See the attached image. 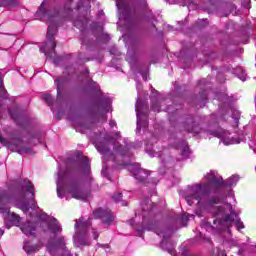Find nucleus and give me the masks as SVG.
<instances>
[{
    "label": "nucleus",
    "instance_id": "obj_1",
    "mask_svg": "<svg viewBox=\"0 0 256 256\" xmlns=\"http://www.w3.org/2000/svg\"><path fill=\"white\" fill-rule=\"evenodd\" d=\"M10 201L9 195L0 189V213H2L5 221H9L12 225L20 227V230L24 235H35L37 227H41L44 233H49L53 235L54 239L47 243V251L52 256H71L69 250H67L65 236L61 235L63 232V227L59 220L52 216H47V214L41 215V221L38 223H32L30 221L21 222V217L15 212L9 210L8 203Z\"/></svg>",
    "mask_w": 256,
    "mask_h": 256
},
{
    "label": "nucleus",
    "instance_id": "obj_2",
    "mask_svg": "<svg viewBox=\"0 0 256 256\" xmlns=\"http://www.w3.org/2000/svg\"><path fill=\"white\" fill-rule=\"evenodd\" d=\"M204 182H198L192 184L182 192V197L185 199L187 205H193L195 201L196 210L195 213L198 217H201L205 211L209 215H214L215 217L221 216V203L227 201L229 197L219 198L211 197V185H216V187H221L223 184V177L215 170H210L203 177Z\"/></svg>",
    "mask_w": 256,
    "mask_h": 256
},
{
    "label": "nucleus",
    "instance_id": "obj_3",
    "mask_svg": "<svg viewBox=\"0 0 256 256\" xmlns=\"http://www.w3.org/2000/svg\"><path fill=\"white\" fill-rule=\"evenodd\" d=\"M227 197V200L220 203L221 208L218 212L220 213V216L210 214L213 224L207 220H203L200 224L201 229H205V231L212 233V235L221 233V231H227V233L230 234L231 231H229V228L232 225H235L236 229H245V225H243V222H241L233 210V203H235V192H233V190H229Z\"/></svg>",
    "mask_w": 256,
    "mask_h": 256
},
{
    "label": "nucleus",
    "instance_id": "obj_4",
    "mask_svg": "<svg viewBox=\"0 0 256 256\" xmlns=\"http://www.w3.org/2000/svg\"><path fill=\"white\" fill-rule=\"evenodd\" d=\"M57 195L59 199L71 195L73 199L79 201H87L89 199V193L83 190V186L79 180H71L67 172L58 171V178L56 181Z\"/></svg>",
    "mask_w": 256,
    "mask_h": 256
},
{
    "label": "nucleus",
    "instance_id": "obj_5",
    "mask_svg": "<svg viewBox=\"0 0 256 256\" xmlns=\"http://www.w3.org/2000/svg\"><path fill=\"white\" fill-rule=\"evenodd\" d=\"M97 151L103 155V161H115L116 157H131V145L125 142V147L114 143L113 140H104L103 142H94ZM115 153V154H114Z\"/></svg>",
    "mask_w": 256,
    "mask_h": 256
},
{
    "label": "nucleus",
    "instance_id": "obj_6",
    "mask_svg": "<svg viewBox=\"0 0 256 256\" xmlns=\"http://www.w3.org/2000/svg\"><path fill=\"white\" fill-rule=\"evenodd\" d=\"M59 14L53 16H48V32H47V43L40 47L41 53H44L47 58L53 57L55 55V48L57 44L55 43V35H57V17Z\"/></svg>",
    "mask_w": 256,
    "mask_h": 256
},
{
    "label": "nucleus",
    "instance_id": "obj_7",
    "mask_svg": "<svg viewBox=\"0 0 256 256\" xmlns=\"http://www.w3.org/2000/svg\"><path fill=\"white\" fill-rule=\"evenodd\" d=\"M136 89L138 91V99L135 104L137 117L136 133H141V129H147V127H149V122L147 120V114L149 113V110L147 106L141 102V89H143V85H141L139 82H136Z\"/></svg>",
    "mask_w": 256,
    "mask_h": 256
},
{
    "label": "nucleus",
    "instance_id": "obj_8",
    "mask_svg": "<svg viewBox=\"0 0 256 256\" xmlns=\"http://www.w3.org/2000/svg\"><path fill=\"white\" fill-rule=\"evenodd\" d=\"M89 227H91V220L83 221V218L76 220L75 234L73 236L75 247H85L91 245L89 241Z\"/></svg>",
    "mask_w": 256,
    "mask_h": 256
},
{
    "label": "nucleus",
    "instance_id": "obj_9",
    "mask_svg": "<svg viewBox=\"0 0 256 256\" xmlns=\"http://www.w3.org/2000/svg\"><path fill=\"white\" fill-rule=\"evenodd\" d=\"M21 185L22 191H27L31 194L30 204H23L21 210L27 214L31 209L32 212H30V215H33V212L39 209V206H37V202L35 201V185H33L29 179H24Z\"/></svg>",
    "mask_w": 256,
    "mask_h": 256
},
{
    "label": "nucleus",
    "instance_id": "obj_10",
    "mask_svg": "<svg viewBox=\"0 0 256 256\" xmlns=\"http://www.w3.org/2000/svg\"><path fill=\"white\" fill-rule=\"evenodd\" d=\"M149 231H155L156 235L162 237L161 247L164 251H167L170 255H175V249L167 248V242L169 241V230L159 227V225L148 227Z\"/></svg>",
    "mask_w": 256,
    "mask_h": 256
},
{
    "label": "nucleus",
    "instance_id": "obj_11",
    "mask_svg": "<svg viewBox=\"0 0 256 256\" xmlns=\"http://www.w3.org/2000/svg\"><path fill=\"white\" fill-rule=\"evenodd\" d=\"M210 135L218 137V139H220V141L224 145H239V143H241V140H239V138L229 137L231 133L224 130L223 128H219L217 131L210 132Z\"/></svg>",
    "mask_w": 256,
    "mask_h": 256
},
{
    "label": "nucleus",
    "instance_id": "obj_12",
    "mask_svg": "<svg viewBox=\"0 0 256 256\" xmlns=\"http://www.w3.org/2000/svg\"><path fill=\"white\" fill-rule=\"evenodd\" d=\"M127 166L128 171L134 175L137 181L143 183L146 179L149 178V172L147 170L142 169L139 164H124Z\"/></svg>",
    "mask_w": 256,
    "mask_h": 256
},
{
    "label": "nucleus",
    "instance_id": "obj_13",
    "mask_svg": "<svg viewBox=\"0 0 256 256\" xmlns=\"http://www.w3.org/2000/svg\"><path fill=\"white\" fill-rule=\"evenodd\" d=\"M95 219H101L104 225H111L115 221V216L109 209L98 208L93 212Z\"/></svg>",
    "mask_w": 256,
    "mask_h": 256
},
{
    "label": "nucleus",
    "instance_id": "obj_14",
    "mask_svg": "<svg viewBox=\"0 0 256 256\" xmlns=\"http://www.w3.org/2000/svg\"><path fill=\"white\" fill-rule=\"evenodd\" d=\"M75 169L80 173L88 174L91 171V162L83 154H79L75 163Z\"/></svg>",
    "mask_w": 256,
    "mask_h": 256
},
{
    "label": "nucleus",
    "instance_id": "obj_15",
    "mask_svg": "<svg viewBox=\"0 0 256 256\" xmlns=\"http://www.w3.org/2000/svg\"><path fill=\"white\" fill-rule=\"evenodd\" d=\"M123 1L125 0H116V7L119 11V22L118 25H123V21L127 22V15H129V10L127 7H125V4H123Z\"/></svg>",
    "mask_w": 256,
    "mask_h": 256
},
{
    "label": "nucleus",
    "instance_id": "obj_16",
    "mask_svg": "<svg viewBox=\"0 0 256 256\" xmlns=\"http://www.w3.org/2000/svg\"><path fill=\"white\" fill-rule=\"evenodd\" d=\"M183 129L187 131V133H193V135L201 133V128L195 123L193 118H188L186 122L183 123Z\"/></svg>",
    "mask_w": 256,
    "mask_h": 256
},
{
    "label": "nucleus",
    "instance_id": "obj_17",
    "mask_svg": "<svg viewBox=\"0 0 256 256\" xmlns=\"http://www.w3.org/2000/svg\"><path fill=\"white\" fill-rule=\"evenodd\" d=\"M151 102L152 111L159 113V111H161V94H159L156 90H152Z\"/></svg>",
    "mask_w": 256,
    "mask_h": 256
},
{
    "label": "nucleus",
    "instance_id": "obj_18",
    "mask_svg": "<svg viewBox=\"0 0 256 256\" xmlns=\"http://www.w3.org/2000/svg\"><path fill=\"white\" fill-rule=\"evenodd\" d=\"M40 247L39 244H33L31 241L25 240L22 249L26 254L33 255V253H37Z\"/></svg>",
    "mask_w": 256,
    "mask_h": 256
},
{
    "label": "nucleus",
    "instance_id": "obj_19",
    "mask_svg": "<svg viewBox=\"0 0 256 256\" xmlns=\"http://www.w3.org/2000/svg\"><path fill=\"white\" fill-rule=\"evenodd\" d=\"M141 207L143 211L142 217L145 221V218L147 217V213L148 215H151V210L153 209V202L149 198H146L142 201Z\"/></svg>",
    "mask_w": 256,
    "mask_h": 256
},
{
    "label": "nucleus",
    "instance_id": "obj_20",
    "mask_svg": "<svg viewBox=\"0 0 256 256\" xmlns=\"http://www.w3.org/2000/svg\"><path fill=\"white\" fill-rule=\"evenodd\" d=\"M111 103H113V100L109 96H104L100 101L99 108L102 111L109 112L111 111Z\"/></svg>",
    "mask_w": 256,
    "mask_h": 256
},
{
    "label": "nucleus",
    "instance_id": "obj_21",
    "mask_svg": "<svg viewBox=\"0 0 256 256\" xmlns=\"http://www.w3.org/2000/svg\"><path fill=\"white\" fill-rule=\"evenodd\" d=\"M239 183V176L238 175H232L227 180H223V183L220 184V187H235Z\"/></svg>",
    "mask_w": 256,
    "mask_h": 256
},
{
    "label": "nucleus",
    "instance_id": "obj_22",
    "mask_svg": "<svg viewBox=\"0 0 256 256\" xmlns=\"http://www.w3.org/2000/svg\"><path fill=\"white\" fill-rule=\"evenodd\" d=\"M73 127L79 133H87V129H89V125L85 122H81L79 120L73 121Z\"/></svg>",
    "mask_w": 256,
    "mask_h": 256
},
{
    "label": "nucleus",
    "instance_id": "obj_23",
    "mask_svg": "<svg viewBox=\"0 0 256 256\" xmlns=\"http://www.w3.org/2000/svg\"><path fill=\"white\" fill-rule=\"evenodd\" d=\"M176 149H179L182 153V155L185 157L189 153V147L187 146L186 141H177L176 143Z\"/></svg>",
    "mask_w": 256,
    "mask_h": 256
},
{
    "label": "nucleus",
    "instance_id": "obj_24",
    "mask_svg": "<svg viewBox=\"0 0 256 256\" xmlns=\"http://www.w3.org/2000/svg\"><path fill=\"white\" fill-rule=\"evenodd\" d=\"M56 86H57V95L58 99H61V96L63 95V85H65V80L62 78H57L55 80Z\"/></svg>",
    "mask_w": 256,
    "mask_h": 256
},
{
    "label": "nucleus",
    "instance_id": "obj_25",
    "mask_svg": "<svg viewBox=\"0 0 256 256\" xmlns=\"http://www.w3.org/2000/svg\"><path fill=\"white\" fill-rule=\"evenodd\" d=\"M216 98L218 99V101H222V103H224L226 105H229V103H231V101H233V98L229 97V95H227L226 93L217 95Z\"/></svg>",
    "mask_w": 256,
    "mask_h": 256
},
{
    "label": "nucleus",
    "instance_id": "obj_26",
    "mask_svg": "<svg viewBox=\"0 0 256 256\" xmlns=\"http://www.w3.org/2000/svg\"><path fill=\"white\" fill-rule=\"evenodd\" d=\"M146 153L150 157H155V153H157V151L155 150V147H153L152 143H146Z\"/></svg>",
    "mask_w": 256,
    "mask_h": 256
},
{
    "label": "nucleus",
    "instance_id": "obj_27",
    "mask_svg": "<svg viewBox=\"0 0 256 256\" xmlns=\"http://www.w3.org/2000/svg\"><path fill=\"white\" fill-rule=\"evenodd\" d=\"M17 5L16 0H0V7L15 6Z\"/></svg>",
    "mask_w": 256,
    "mask_h": 256
},
{
    "label": "nucleus",
    "instance_id": "obj_28",
    "mask_svg": "<svg viewBox=\"0 0 256 256\" xmlns=\"http://www.w3.org/2000/svg\"><path fill=\"white\" fill-rule=\"evenodd\" d=\"M126 60L130 64L132 71H134V73H137V71H135V68L133 67V63H135V57H131V51L127 52Z\"/></svg>",
    "mask_w": 256,
    "mask_h": 256
},
{
    "label": "nucleus",
    "instance_id": "obj_29",
    "mask_svg": "<svg viewBox=\"0 0 256 256\" xmlns=\"http://www.w3.org/2000/svg\"><path fill=\"white\" fill-rule=\"evenodd\" d=\"M236 73H241L238 74V78L240 79V81H247V74H245L243 68H237Z\"/></svg>",
    "mask_w": 256,
    "mask_h": 256
},
{
    "label": "nucleus",
    "instance_id": "obj_30",
    "mask_svg": "<svg viewBox=\"0 0 256 256\" xmlns=\"http://www.w3.org/2000/svg\"><path fill=\"white\" fill-rule=\"evenodd\" d=\"M224 244L228 245L229 247H239V241L234 239L225 240Z\"/></svg>",
    "mask_w": 256,
    "mask_h": 256
},
{
    "label": "nucleus",
    "instance_id": "obj_31",
    "mask_svg": "<svg viewBox=\"0 0 256 256\" xmlns=\"http://www.w3.org/2000/svg\"><path fill=\"white\" fill-rule=\"evenodd\" d=\"M74 26L77 27V29H80V31H83V29H85V27H87V24L80 20H76L74 22Z\"/></svg>",
    "mask_w": 256,
    "mask_h": 256
},
{
    "label": "nucleus",
    "instance_id": "obj_32",
    "mask_svg": "<svg viewBox=\"0 0 256 256\" xmlns=\"http://www.w3.org/2000/svg\"><path fill=\"white\" fill-rule=\"evenodd\" d=\"M43 100L46 101L47 105H53V97L51 94H44Z\"/></svg>",
    "mask_w": 256,
    "mask_h": 256
},
{
    "label": "nucleus",
    "instance_id": "obj_33",
    "mask_svg": "<svg viewBox=\"0 0 256 256\" xmlns=\"http://www.w3.org/2000/svg\"><path fill=\"white\" fill-rule=\"evenodd\" d=\"M113 201H121L123 199V194L122 193H116L112 196Z\"/></svg>",
    "mask_w": 256,
    "mask_h": 256
},
{
    "label": "nucleus",
    "instance_id": "obj_34",
    "mask_svg": "<svg viewBox=\"0 0 256 256\" xmlns=\"http://www.w3.org/2000/svg\"><path fill=\"white\" fill-rule=\"evenodd\" d=\"M191 216L189 215V214H187V213H185V214H183L182 216H181V221L182 222H185V221H189V218H190Z\"/></svg>",
    "mask_w": 256,
    "mask_h": 256
},
{
    "label": "nucleus",
    "instance_id": "obj_35",
    "mask_svg": "<svg viewBox=\"0 0 256 256\" xmlns=\"http://www.w3.org/2000/svg\"><path fill=\"white\" fill-rule=\"evenodd\" d=\"M82 45H86V47H89V45H91V41H89V38H83Z\"/></svg>",
    "mask_w": 256,
    "mask_h": 256
},
{
    "label": "nucleus",
    "instance_id": "obj_36",
    "mask_svg": "<svg viewBox=\"0 0 256 256\" xmlns=\"http://www.w3.org/2000/svg\"><path fill=\"white\" fill-rule=\"evenodd\" d=\"M92 235L94 239H99V233H97V231H95V229H92Z\"/></svg>",
    "mask_w": 256,
    "mask_h": 256
},
{
    "label": "nucleus",
    "instance_id": "obj_37",
    "mask_svg": "<svg viewBox=\"0 0 256 256\" xmlns=\"http://www.w3.org/2000/svg\"><path fill=\"white\" fill-rule=\"evenodd\" d=\"M139 73L143 77L144 81H147V72L139 71Z\"/></svg>",
    "mask_w": 256,
    "mask_h": 256
},
{
    "label": "nucleus",
    "instance_id": "obj_38",
    "mask_svg": "<svg viewBox=\"0 0 256 256\" xmlns=\"http://www.w3.org/2000/svg\"><path fill=\"white\" fill-rule=\"evenodd\" d=\"M100 247H104L106 253H109V251H111V249L109 248V245H107V244L100 245Z\"/></svg>",
    "mask_w": 256,
    "mask_h": 256
},
{
    "label": "nucleus",
    "instance_id": "obj_39",
    "mask_svg": "<svg viewBox=\"0 0 256 256\" xmlns=\"http://www.w3.org/2000/svg\"><path fill=\"white\" fill-rule=\"evenodd\" d=\"M116 125H117V123L115 122V120H110V122H109L110 127H115Z\"/></svg>",
    "mask_w": 256,
    "mask_h": 256
},
{
    "label": "nucleus",
    "instance_id": "obj_40",
    "mask_svg": "<svg viewBox=\"0 0 256 256\" xmlns=\"http://www.w3.org/2000/svg\"><path fill=\"white\" fill-rule=\"evenodd\" d=\"M200 239H204L205 241H211V238L203 237V233L200 232Z\"/></svg>",
    "mask_w": 256,
    "mask_h": 256
},
{
    "label": "nucleus",
    "instance_id": "obj_41",
    "mask_svg": "<svg viewBox=\"0 0 256 256\" xmlns=\"http://www.w3.org/2000/svg\"><path fill=\"white\" fill-rule=\"evenodd\" d=\"M4 234H5V230L0 228V237H3Z\"/></svg>",
    "mask_w": 256,
    "mask_h": 256
},
{
    "label": "nucleus",
    "instance_id": "obj_42",
    "mask_svg": "<svg viewBox=\"0 0 256 256\" xmlns=\"http://www.w3.org/2000/svg\"><path fill=\"white\" fill-rule=\"evenodd\" d=\"M110 53H111V55H115V54H116L115 48H112V49L110 50Z\"/></svg>",
    "mask_w": 256,
    "mask_h": 256
},
{
    "label": "nucleus",
    "instance_id": "obj_43",
    "mask_svg": "<svg viewBox=\"0 0 256 256\" xmlns=\"http://www.w3.org/2000/svg\"><path fill=\"white\" fill-rule=\"evenodd\" d=\"M102 37H104L105 39H109V35L107 34H102Z\"/></svg>",
    "mask_w": 256,
    "mask_h": 256
},
{
    "label": "nucleus",
    "instance_id": "obj_44",
    "mask_svg": "<svg viewBox=\"0 0 256 256\" xmlns=\"http://www.w3.org/2000/svg\"><path fill=\"white\" fill-rule=\"evenodd\" d=\"M116 137H121V132H116Z\"/></svg>",
    "mask_w": 256,
    "mask_h": 256
},
{
    "label": "nucleus",
    "instance_id": "obj_45",
    "mask_svg": "<svg viewBox=\"0 0 256 256\" xmlns=\"http://www.w3.org/2000/svg\"><path fill=\"white\" fill-rule=\"evenodd\" d=\"M218 256H227V254H225V252H222V254H218Z\"/></svg>",
    "mask_w": 256,
    "mask_h": 256
},
{
    "label": "nucleus",
    "instance_id": "obj_46",
    "mask_svg": "<svg viewBox=\"0 0 256 256\" xmlns=\"http://www.w3.org/2000/svg\"><path fill=\"white\" fill-rule=\"evenodd\" d=\"M105 170H106V168L102 169V175H105Z\"/></svg>",
    "mask_w": 256,
    "mask_h": 256
},
{
    "label": "nucleus",
    "instance_id": "obj_47",
    "mask_svg": "<svg viewBox=\"0 0 256 256\" xmlns=\"http://www.w3.org/2000/svg\"><path fill=\"white\" fill-rule=\"evenodd\" d=\"M39 13H41V15H44V12L42 9L39 10Z\"/></svg>",
    "mask_w": 256,
    "mask_h": 256
},
{
    "label": "nucleus",
    "instance_id": "obj_48",
    "mask_svg": "<svg viewBox=\"0 0 256 256\" xmlns=\"http://www.w3.org/2000/svg\"><path fill=\"white\" fill-rule=\"evenodd\" d=\"M104 121H107V116H103Z\"/></svg>",
    "mask_w": 256,
    "mask_h": 256
},
{
    "label": "nucleus",
    "instance_id": "obj_49",
    "mask_svg": "<svg viewBox=\"0 0 256 256\" xmlns=\"http://www.w3.org/2000/svg\"><path fill=\"white\" fill-rule=\"evenodd\" d=\"M94 85H95V88L97 89V87H99V85H97V83H94Z\"/></svg>",
    "mask_w": 256,
    "mask_h": 256
},
{
    "label": "nucleus",
    "instance_id": "obj_50",
    "mask_svg": "<svg viewBox=\"0 0 256 256\" xmlns=\"http://www.w3.org/2000/svg\"><path fill=\"white\" fill-rule=\"evenodd\" d=\"M238 115H239V111H236V117H238Z\"/></svg>",
    "mask_w": 256,
    "mask_h": 256
},
{
    "label": "nucleus",
    "instance_id": "obj_51",
    "mask_svg": "<svg viewBox=\"0 0 256 256\" xmlns=\"http://www.w3.org/2000/svg\"><path fill=\"white\" fill-rule=\"evenodd\" d=\"M151 141H155V137L151 138Z\"/></svg>",
    "mask_w": 256,
    "mask_h": 256
},
{
    "label": "nucleus",
    "instance_id": "obj_52",
    "mask_svg": "<svg viewBox=\"0 0 256 256\" xmlns=\"http://www.w3.org/2000/svg\"><path fill=\"white\" fill-rule=\"evenodd\" d=\"M235 121H236V123H237V121H239L237 118H235Z\"/></svg>",
    "mask_w": 256,
    "mask_h": 256
},
{
    "label": "nucleus",
    "instance_id": "obj_53",
    "mask_svg": "<svg viewBox=\"0 0 256 256\" xmlns=\"http://www.w3.org/2000/svg\"><path fill=\"white\" fill-rule=\"evenodd\" d=\"M154 185H157V181L154 182Z\"/></svg>",
    "mask_w": 256,
    "mask_h": 256
},
{
    "label": "nucleus",
    "instance_id": "obj_54",
    "mask_svg": "<svg viewBox=\"0 0 256 256\" xmlns=\"http://www.w3.org/2000/svg\"><path fill=\"white\" fill-rule=\"evenodd\" d=\"M238 253L240 254V253H241V250H239Z\"/></svg>",
    "mask_w": 256,
    "mask_h": 256
},
{
    "label": "nucleus",
    "instance_id": "obj_55",
    "mask_svg": "<svg viewBox=\"0 0 256 256\" xmlns=\"http://www.w3.org/2000/svg\"><path fill=\"white\" fill-rule=\"evenodd\" d=\"M166 111H169V108H167Z\"/></svg>",
    "mask_w": 256,
    "mask_h": 256
}]
</instances>
